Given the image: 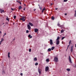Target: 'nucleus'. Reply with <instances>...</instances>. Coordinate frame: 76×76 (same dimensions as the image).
<instances>
[{"label":"nucleus","mask_w":76,"mask_h":76,"mask_svg":"<svg viewBox=\"0 0 76 76\" xmlns=\"http://www.w3.org/2000/svg\"><path fill=\"white\" fill-rule=\"evenodd\" d=\"M2 42H3L1 40L0 41V42H1V43Z\"/></svg>","instance_id":"52"},{"label":"nucleus","mask_w":76,"mask_h":76,"mask_svg":"<svg viewBox=\"0 0 76 76\" xmlns=\"http://www.w3.org/2000/svg\"><path fill=\"white\" fill-rule=\"evenodd\" d=\"M66 70L68 71V72H70V69L69 68L67 69H66Z\"/></svg>","instance_id":"18"},{"label":"nucleus","mask_w":76,"mask_h":76,"mask_svg":"<svg viewBox=\"0 0 76 76\" xmlns=\"http://www.w3.org/2000/svg\"><path fill=\"white\" fill-rule=\"evenodd\" d=\"M75 17H76V10L75 11Z\"/></svg>","instance_id":"27"},{"label":"nucleus","mask_w":76,"mask_h":76,"mask_svg":"<svg viewBox=\"0 0 76 76\" xmlns=\"http://www.w3.org/2000/svg\"><path fill=\"white\" fill-rule=\"evenodd\" d=\"M60 43V41L59 40H56V44L58 45Z\"/></svg>","instance_id":"6"},{"label":"nucleus","mask_w":76,"mask_h":76,"mask_svg":"<svg viewBox=\"0 0 76 76\" xmlns=\"http://www.w3.org/2000/svg\"><path fill=\"white\" fill-rule=\"evenodd\" d=\"M55 18H54V17L53 16H52V18H51V19L52 20H54V19Z\"/></svg>","instance_id":"25"},{"label":"nucleus","mask_w":76,"mask_h":76,"mask_svg":"<svg viewBox=\"0 0 76 76\" xmlns=\"http://www.w3.org/2000/svg\"><path fill=\"white\" fill-rule=\"evenodd\" d=\"M75 47H76V44H75Z\"/></svg>","instance_id":"53"},{"label":"nucleus","mask_w":76,"mask_h":76,"mask_svg":"<svg viewBox=\"0 0 76 76\" xmlns=\"http://www.w3.org/2000/svg\"><path fill=\"white\" fill-rule=\"evenodd\" d=\"M24 5H25V4H24Z\"/></svg>","instance_id":"57"},{"label":"nucleus","mask_w":76,"mask_h":76,"mask_svg":"<svg viewBox=\"0 0 76 76\" xmlns=\"http://www.w3.org/2000/svg\"><path fill=\"white\" fill-rule=\"evenodd\" d=\"M29 52H31V49H30L29 50Z\"/></svg>","instance_id":"34"},{"label":"nucleus","mask_w":76,"mask_h":76,"mask_svg":"<svg viewBox=\"0 0 76 76\" xmlns=\"http://www.w3.org/2000/svg\"><path fill=\"white\" fill-rule=\"evenodd\" d=\"M49 61V59H48V62Z\"/></svg>","instance_id":"51"},{"label":"nucleus","mask_w":76,"mask_h":76,"mask_svg":"<svg viewBox=\"0 0 76 76\" xmlns=\"http://www.w3.org/2000/svg\"><path fill=\"white\" fill-rule=\"evenodd\" d=\"M53 4L51 3V4H50V6H51V5H53Z\"/></svg>","instance_id":"45"},{"label":"nucleus","mask_w":76,"mask_h":76,"mask_svg":"<svg viewBox=\"0 0 76 76\" xmlns=\"http://www.w3.org/2000/svg\"><path fill=\"white\" fill-rule=\"evenodd\" d=\"M0 11H1V13H2L3 12H4V10H2V9H0Z\"/></svg>","instance_id":"8"},{"label":"nucleus","mask_w":76,"mask_h":76,"mask_svg":"<svg viewBox=\"0 0 76 76\" xmlns=\"http://www.w3.org/2000/svg\"><path fill=\"white\" fill-rule=\"evenodd\" d=\"M2 74H4L5 73V72H4V71H3L2 72Z\"/></svg>","instance_id":"26"},{"label":"nucleus","mask_w":76,"mask_h":76,"mask_svg":"<svg viewBox=\"0 0 76 76\" xmlns=\"http://www.w3.org/2000/svg\"><path fill=\"white\" fill-rule=\"evenodd\" d=\"M15 38H14L13 39V41H15Z\"/></svg>","instance_id":"50"},{"label":"nucleus","mask_w":76,"mask_h":76,"mask_svg":"<svg viewBox=\"0 0 76 76\" xmlns=\"http://www.w3.org/2000/svg\"><path fill=\"white\" fill-rule=\"evenodd\" d=\"M46 61L48 62V59H46Z\"/></svg>","instance_id":"42"},{"label":"nucleus","mask_w":76,"mask_h":76,"mask_svg":"<svg viewBox=\"0 0 76 76\" xmlns=\"http://www.w3.org/2000/svg\"><path fill=\"white\" fill-rule=\"evenodd\" d=\"M28 24H29L30 25H31V26H33V24L32 23L29 22V23Z\"/></svg>","instance_id":"11"},{"label":"nucleus","mask_w":76,"mask_h":76,"mask_svg":"<svg viewBox=\"0 0 76 76\" xmlns=\"http://www.w3.org/2000/svg\"><path fill=\"white\" fill-rule=\"evenodd\" d=\"M35 10H36V9H34V11H35Z\"/></svg>","instance_id":"49"},{"label":"nucleus","mask_w":76,"mask_h":76,"mask_svg":"<svg viewBox=\"0 0 76 76\" xmlns=\"http://www.w3.org/2000/svg\"><path fill=\"white\" fill-rule=\"evenodd\" d=\"M38 65V63H36L35 64V66H37V65Z\"/></svg>","instance_id":"29"},{"label":"nucleus","mask_w":76,"mask_h":76,"mask_svg":"<svg viewBox=\"0 0 76 76\" xmlns=\"http://www.w3.org/2000/svg\"><path fill=\"white\" fill-rule=\"evenodd\" d=\"M61 33H63V32H64V30L63 29L61 30Z\"/></svg>","instance_id":"22"},{"label":"nucleus","mask_w":76,"mask_h":76,"mask_svg":"<svg viewBox=\"0 0 76 76\" xmlns=\"http://www.w3.org/2000/svg\"><path fill=\"white\" fill-rule=\"evenodd\" d=\"M11 10H13V8H12Z\"/></svg>","instance_id":"48"},{"label":"nucleus","mask_w":76,"mask_h":76,"mask_svg":"<svg viewBox=\"0 0 76 76\" xmlns=\"http://www.w3.org/2000/svg\"><path fill=\"white\" fill-rule=\"evenodd\" d=\"M8 56L9 58H10V52L8 53Z\"/></svg>","instance_id":"20"},{"label":"nucleus","mask_w":76,"mask_h":76,"mask_svg":"<svg viewBox=\"0 0 76 76\" xmlns=\"http://www.w3.org/2000/svg\"><path fill=\"white\" fill-rule=\"evenodd\" d=\"M45 72H47L48 71V66H46L45 69Z\"/></svg>","instance_id":"16"},{"label":"nucleus","mask_w":76,"mask_h":76,"mask_svg":"<svg viewBox=\"0 0 76 76\" xmlns=\"http://www.w3.org/2000/svg\"><path fill=\"white\" fill-rule=\"evenodd\" d=\"M38 31V29L37 28H35L34 29V32H37Z\"/></svg>","instance_id":"9"},{"label":"nucleus","mask_w":76,"mask_h":76,"mask_svg":"<svg viewBox=\"0 0 76 76\" xmlns=\"http://www.w3.org/2000/svg\"><path fill=\"white\" fill-rule=\"evenodd\" d=\"M54 60L56 62H58V58L57 57H55L54 58Z\"/></svg>","instance_id":"2"},{"label":"nucleus","mask_w":76,"mask_h":76,"mask_svg":"<svg viewBox=\"0 0 76 76\" xmlns=\"http://www.w3.org/2000/svg\"><path fill=\"white\" fill-rule=\"evenodd\" d=\"M1 43L0 42V45H1Z\"/></svg>","instance_id":"55"},{"label":"nucleus","mask_w":76,"mask_h":76,"mask_svg":"<svg viewBox=\"0 0 76 76\" xmlns=\"http://www.w3.org/2000/svg\"><path fill=\"white\" fill-rule=\"evenodd\" d=\"M55 48V47L54 46H53L51 48V50H54Z\"/></svg>","instance_id":"21"},{"label":"nucleus","mask_w":76,"mask_h":76,"mask_svg":"<svg viewBox=\"0 0 76 76\" xmlns=\"http://www.w3.org/2000/svg\"><path fill=\"white\" fill-rule=\"evenodd\" d=\"M5 35H6V33H4V35L3 36V37H4V36H5Z\"/></svg>","instance_id":"33"},{"label":"nucleus","mask_w":76,"mask_h":76,"mask_svg":"<svg viewBox=\"0 0 76 76\" xmlns=\"http://www.w3.org/2000/svg\"><path fill=\"white\" fill-rule=\"evenodd\" d=\"M26 33H29V31L28 30H26Z\"/></svg>","instance_id":"36"},{"label":"nucleus","mask_w":76,"mask_h":76,"mask_svg":"<svg viewBox=\"0 0 76 76\" xmlns=\"http://www.w3.org/2000/svg\"><path fill=\"white\" fill-rule=\"evenodd\" d=\"M21 18H20V20H22L23 22H25V17L23 16H22Z\"/></svg>","instance_id":"1"},{"label":"nucleus","mask_w":76,"mask_h":76,"mask_svg":"<svg viewBox=\"0 0 76 76\" xmlns=\"http://www.w3.org/2000/svg\"><path fill=\"white\" fill-rule=\"evenodd\" d=\"M16 1L17 2H18V3H19L20 4H22V3H21V2H20L19 1H18V0Z\"/></svg>","instance_id":"19"},{"label":"nucleus","mask_w":76,"mask_h":76,"mask_svg":"<svg viewBox=\"0 0 76 76\" xmlns=\"http://www.w3.org/2000/svg\"><path fill=\"white\" fill-rule=\"evenodd\" d=\"M73 46H72L71 47V49L70 50V51L71 53L73 52Z\"/></svg>","instance_id":"7"},{"label":"nucleus","mask_w":76,"mask_h":76,"mask_svg":"<svg viewBox=\"0 0 76 76\" xmlns=\"http://www.w3.org/2000/svg\"><path fill=\"white\" fill-rule=\"evenodd\" d=\"M69 60L70 63H72V59H71V58L70 56H69Z\"/></svg>","instance_id":"5"},{"label":"nucleus","mask_w":76,"mask_h":76,"mask_svg":"<svg viewBox=\"0 0 76 76\" xmlns=\"http://www.w3.org/2000/svg\"><path fill=\"white\" fill-rule=\"evenodd\" d=\"M34 61H37V58H35L34 59Z\"/></svg>","instance_id":"17"},{"label":"nucleus","mask_w":76,"mask_h":76,"mask_svg":"<svg viewBox=\"0 0 76 76\" xmlns=\"http://www.w3.org/2000/svg\"><path fill=\"white\" fill-rule=\"evenodd\" d=\"M64 38H65V37H62L61 39L62 40L64 39Z\"/></svg>","instance_id":"30"},{"label":"nucleus","mask_w":76,"mask_h":76,"mask_svg":"<svg viewBox=\"0 0 76 76\" xmlns=\"http://www.w3.org/2000/svg\"><path fill=\"white\" fill-rule=\"evenodd\" d=\"M68 0H64V2H66V1H67Z\"/></svg>","instance_id":"35"},{"label":"nucleus","mask_w":76,"mask_h":76,"mask_svg":"<svg viewBox=\"0 0 76 76\" xmlns=\"http://www.w3.org/2000/svg\"><path fill=\"white\" fill-rule=\"evenodd\" d=\"M6 20H8V21H9V18H8V17H7L6 18Z\"/></svg>","instance_id":"24"},{"label":"nucleus","mask_w":76,"mask_h":76,"mask_svg":"<svg viewBox=\"0 0 76 76\" xmlns=\"http://www.w3.org/2000/svg\"><path fill=\"white\" fill-rule=\"evenodd\" d=\"M45 10V8H43V9L42 10V12H43V11H44V10Z\"/></svg>","instance_id":"28"},{"label":"nucleus","mask_w":76,"mask_h":76,"mask_svg":"<svg viewBox=\"0 0 76 76\" xmlns=\"http://www.w3.org/2000/svg\"><path fill=\"white\" fill-rule=\"evenodd\" d=\"M65 16H66V15H67V13H65Z\"/></svg>","instance_id":"46"},{"label":"nucleus","mask_w":76,"mask_h":76,"mask_svg":"<svg viewBox=\"0 0 76 76\" xmlns=\"http://www.w3.org/2000/svg\"><path fill=\"white\" fill-rule=\"evenodd\" d=\"M21 76H23V74L22 73H20Z\"/></svg>","instance_id":"38"},{"label":"nucleus","mask_w":76,"mask_h":76,"mask_svg":"<svg viewBox=\"0 0 76 76\" xmlns=\"http://www.w3.org/2000/svg\"><path fill=\"white\" fill-rule=\"evenodd\" d=\"M57 25L58 26H59V27H62V26L59 23L57 24Z\"/></svg>","instance_id":"13"},{"label":"nucleus","mask_w":76,"mask_h":76,"mask_svg":"<svg viewBox=\"0 0 76 76\" xmlns=\"http://www.w3.org/2000/svg\"><path fill=\"white\" fill-rule=\"evenodd\" d=\"M57 8H55V10H57Z\"/></svg>","instance_id":"43"},{"label":"nucleus","mask_w":76,"mask_h":76,"mask_svg":"<svg viewBox=\"0 0 76 76\" xmlns=\"http://www.w3.org/2000/svg\"><path fill=\"white\" fill-rule=\"evenodd\" d=\"M54 0V1H55L56 0Z\"/></svg>","instance_id":"56"},{"label":"nucleus","mask_w":76,"mask_h":76,"mask_svg":"<svg viewBox=\"0 0 76 76\" xmlns=\"http://www.w3.org/2000/svg\"><path fill=\"white\" fill-rule=\"evenodd\" d=\"M49 71H50V70L48 69V72H49Z\"/></svg>","instance_id":"41"},{"label":"nucleus","mask_w":76,"mask_h":76,"mask_svg":"<svg viewBox=\"0 0 76 76\" xmlns=\"http://www.w3.org/2000/svg\"><path fill=\"white\" fill-rule=\"evenodd\" d=\"M50 45H53V40L52 39H50Z\"/></svg>","instance_id":"3"},{"label":"nucleus","mask_w":76,"mask_h":76,"mask_svg":"<svg viewBox=\"0 0 76 76\" xmlns=\"http://www.w3.org/2000/svg\"><path fill=\"white\" fill-rule=\"evenodd\" d=\"M16 15H15L14 16V19H16Z\"/></svg>","instance_id":"31"},{"label":"nucleus","mask_w":76,"mask_h":76,"mask_svg":"<svg viewBox=\"0 0 76 76\" xmlns=\"http://www.w3.org/2000/svg\"><path fill=\"white\" fill-rule=\"evenodd\" d=\"M28 38H32V36H31V35L30 34H29L28 35Z\"/></svg>","instance_id":"12"},{"label":"nucleus","mask_w":76,"mask_h":76,"mask_svg":"<svg viewBox=\"0 0 76 76\" xmlns=\"http://www.w3.org/2000/svg\"><path fill=\"white\" fill-rule=\"evenodd\" d=\"M38 6H39V7H40V6H39V4L38 5Z\"/></svg>","instance_id":"54"},{"label":"nucleus","mask_w":76,"mask_h":76,"mask_svg":"<svg viewBox=\"0 0 76 76\" xmlns=\"http://www.w3.org/2000/svg\"><path fill=\"white\" fill-rule=\"evenodd\" d=\"M1 41H4V39H3V38H2L1 39Z\"/></svg>","instance_id":"32"},{"label":"nucleus","mask_w":76,"mask_h":76,"mask_svg":"<svg viewBox=\"0 0 76 76\" xmlns=\"http://www.w3.org/2000/svg\"><path fill=\"white\" fill-rule=\"evenodd\" d=\"M51 48H49L48 49V51H51Z\"/></svg>","instance_id":"23"},{"label":"nucleus","mask_w":76,"mask_h":76,"mask_svg":"<svg viewBox=\"0 0 76 76\" xmlns=\"http://www.w3.org/2000/svg\"><path fill=\"white\" fill-rule=\"evenodd\" d=\"M24 10H25V8H24L23 9Z\"/></svg>","instance_id":"47"},{"label":"nucleus","mask_w":76,"mask_h":76,"mask_svg":"<svg viewBox=\"0 0 76 76\" xmlns=\"http://www.w3.org/2000/svg\"><path fill=\"white\" fill-rule=\"evenodd\" d=\"M70 45H69L68 46V47H67V49H68V48H69V47Z\"/></svg>","instance_id":"39"},{"label":"nucleus","mask_w":76,"mask_h":76,"mask_svg":"<svg viewBox=\"0 0 76 76\" xmlns=\"http://www.w3.org/2000/svg\"><path fill=\"white\" fill-rule=\"evenodd\" d=\"M39 8H40V9H41V10L42 9V7H39Z\"/></svg>","instance_id":"40"},{"label":"nucleus","mask_w":76,"mask_h":76,"mask_svg":"<svg viewBox=\"0 0 76 76\" xmlns=\"http://www.w3.org/2000/svg\"><path fill=\"white\" fill-rule=\"evenodd\" d=\"M59 39H60V37H57V39H56V41H59Z\"/></svg>","instance_id":"15"},{"label":"nucleus","mask_w":76,"mask_h":76,"mask_svg":"<svg viewBox=\"0 0 76 76\" xmlns=\"http://www.w3.org/2000/svg\"><path fill=\"white\" fill-rule=\"evenodd\" d=\"M1 34V31H0V34Z\"/></svg>","instance_id":"44"},{"label":"nucleus","mask_w":76,"mask_h":76,"mask_svg":"<svg viewBox=\"0 0 76 76\" xmlns=\"http://www.w3.org/2000/svg\"><path fill=\"white\" fill-rule=\"evenodd\" d=\"M27 27L28 28V29H29V30H30V29H31V26H30V25H27Z\"/></svg>","instance_id":"4"},{"label":"nucleus","mask_w":76,"mask_h":76,"mask_svg":"<svg viewBox=\"0 0 76 76\" xmlns=\"http://www.w3.org/2000/svg\"><path fill=\"white\" fill-rule=\"evenodd\" d=\"M71 40H70L69 42V45H70V44L71 43Z\"/></svg>","instance_id":"37"},{"label":"nucleus","mask_w":76,"mask_h":76,"mask_svg":"<svg viewBox=\"0 0 76 76\" xmlns=\"http://www.w3.org/2000/svg\"><path fill=\"white\" fill-rule=\"evenodd\" d=\"M38 72L39 74H41V69H38Z\"/></svg>","instance_id":"10"},{"label":"nucleus","mask_w":76,"mask_h":76,"mask_svg":"<svg viewBox=\"0 0 76 76\" xmlns=\"http://www.w3.org/2000/svg\"><path fill=\"white\" fill-rule=\"evenodd\" d=\"M22 7L21 6H20L18 7V9L19 10H20V9H22Z\"/></svg>","instance_id":"14"}]
</instances>
